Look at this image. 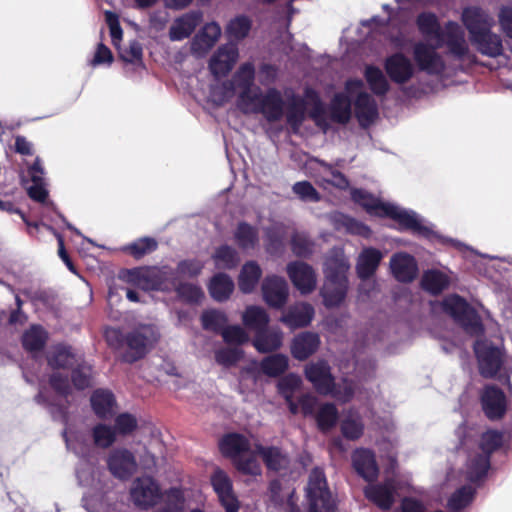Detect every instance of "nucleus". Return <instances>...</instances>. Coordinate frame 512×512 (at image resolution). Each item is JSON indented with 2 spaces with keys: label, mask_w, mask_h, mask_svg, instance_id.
<instances>
[{
  "label": "nucleus",
  "mask_w": 512,
  "mask_h": 512,
  "mask_svg": "<svg viewBox=\"0 0 512 512\" xmlns=\"http://www.w3.org/2000/svg\"><path fill=\"white\" fill-rule=\"evenodd\" d=\"M316 164L317 167L315 168L314 178L320 187H323L324 189H327L330 186L340 189L348 187V181L341 172L323 161L317 160Z\"/></svg>",
  "instance_id": "nucleus-31"
},
{
  "label": "nucleus",
  "mask_w": 512,
  "mask_h": 512,
  "mask_svg": "<svg viewBox=\"0 0 512 512\" xmlns=\"http://www.w3.org/2000/svg\"><path fill=\"white\" fill-rule=\"evenodd\" d=\"M383 254L375 248H365L358 256L356 271L359 278L363 281L361 290L365 289L366 285H374L371 277L376 272Z\"/></svg>",
  "instance_id": "nucleus-23"
},
{
  "label": "nucleus",
  "mask_w": 512,
  "mask_h": 512,
  "mask_svg": "<svg viewBox=\"0 0 512 512\" xmlns=\"http://www.w3.org/2000/svg\"><path fill=\"white\" fill-rule=\"evenodd\" d=\"M242 320L246 327L253 329L258 333L266 328L269 322V316L263 308L258 306H249L243 313Z\"/></svg>",
  "instance_id": "nucleus-45"
},
{
  "label": "nucleus",
  "mask_w": 512,
  "mask_h": 512,
  "mask_svg": "<svg viewBox=\"0 0 512 512\" xmlns=\"http://www.w3.org/2000/svg\"><path fill=\"white\" fill-rule=\"evenodd\" d=\"M288 100L287 122L298 129L305 117V111L308 109L310 116L317 123L320 122L324 114V106L318 94L311 88H306L304 98L294 95L292 91H285Z\"/></svg>",
  "instance_id": "nucleus-9"
},
{
  "label": "nucleus",
  "mask_w": 512,
  "mask_h": 512,
  "mask_svg": "<svg viewBox=\"0 0 512 512\" xmlns=\"http://www.w3.org/2000/svg\"><path fill=\"white\" fill-rule=\"evenodd\" d=\"M417 24L428 42L436 43V46L446 44L450 51L458 57H462L468 52L464 32L457 23L449 22L445 31L442 32L435 15L423 13L418 16Z\"/></svg>",
  "instance_id": "nucleus-5"
},
{
  "label": "nucleus",
  "mask_w": 512,
  "mask_h": 512,
  "mask_svg": "<svg viewBox=\"0 0 512 512\" xmlns=\"http://www.w3.org/2000/svg\"><path fill=\"white\" fill-rule=\"evenodd\" d=\"M462 22L469 32L470 40L476 39L481 33L491 30L494 26L493 17L480 7H467L462 12Z\"/></svg>",
  "instance_id": "nucleus-19"
},
{
  "label": "nucleus",
  "mask_w": 512,
  "mask_h": 512,
  "mask_svg": "<svg viewBox=\"0 0 512 512\" xmlns=\"http://www.w3.org/2000/svg\"><path fill=\"white\" fill-rule=\"evenodd\" d=\"M262 269L256 261L246 262L238 276V286L241 292L249 294L254 291L260 278Z\"/></svg>",
  "instance_id": "nucleus-36"
},
{
  "label": "nucleus",
  "mask_w": 512,
  "mask_h": 512,
  "mask_svg": "<svg viewBox=\"0 0 512 512\" xmlns=\"http://www.w3.org/2000/svg\"><path fill=\"white\" fill-rule=\"evenodd\" d=\"M28 173L31 178V184L27 185L26 188L28 195L33 200L44 202L48 192L45 187L44 170L39 158H37L34 164L29 168Z\"/></svg>",
  "instance_id": "nucleus-35"
},
{
  "label": "nucleus",
  "mask_w": 512,
  "mask_h": 512,
  "mask_svg": "<svg viewBox=\"0 0 512 512\" xmlns=\"http://www.w3.org/2000/svg\"><path fill=\"white\" fill-rule=\"evenodd\" d=\"M306 497L309 512H334L335 502L328 489L326 477L319 468H315L310 473Z\"/></svg>",
  "instance_id": "nucleus-10"
},
{
  "label": "nucleus",
  "mask_w": 512,
  "mask_h": 512,
  "mask_svg": "<svg viewBox=\"0 0 512 512\" xmlns=\"http://www.w3.org/2000/svg\"><path fill=\"white\" fill-rule=\"evenodd\" d=\"M385 69L391 80L398 84L408 82L414 74V66L410 59L401 53L387 58Z\"/></svg>",
  "instance_id": "nucleus-27"
},
{
  "label": "nucleus",
  "mask_w": 512,
  "mask_h": 512,
  "mask_svg": "<svg viewBox=\"0 0 512 512\" xmlns=\"http://www.w3.org/2000/svg\"><path fill=\"white\" fill-rule=\"evenodd\" d=\"M159 333L153 325H141L126 337L128 350L123 354V360L132 363L142 358L148 349L158 340Z\"/></svg>",
  "instance_id": "nucleus-13"
},
{
  "label": "nucleus",
  "mask_w": 512,
  "mask_h": 512,
  "mask_svg": "<svg viewBox=\"0 0 512 512\" xmlns=\"http://www.w3.org/2000/svg\"><path fill=\"white\" fill-rule=\"evenodd\" d=\"M234 240L242 250H253L259 243L258 230L247 223H240L234 232Z\"/></svg>",
  "instance_id": "nucleus-42"
},
{
  "label": "nucleus",
  "mask_w": 512,
  "mask_h": 512,
  "mask_svg": "<svg viewBox=\"0 0 512 512\" xmlns=\"http://www.w3.org/2000/svg\"><path fill=\"white\" fill-rule=\"evenodd\" d=\"M473 495L474 490L471 487H462L452 495L448 505L453 510H460L472 501Z\"/></svg>",
  "instance_id": "nucleus-63"
},
{
  "label": "nucleus",
  "mask_w": 512,
  "mask_h": 512,
  "mask_svg": "<svg viewBox=\"0 0 512 512\" xmlns=\"http://www.w3.org/2000/svg\"><path fill=\"white\" fill-rule=\"evenodd\" d=\"M283 342V332L280 329L261 330L257 333L253 344L262 353L279 349Z\"/></svg>",
  "instance_id": "nucleus-37"
},
{
  "label": "nucleus",
  "mask_w": 512,
  "mask_h": 512,
  "mask_svg": "<svg viewBox=\"0 0 512 512\" xmlns=\"http://www.w3.org/2000/svg\"><path fill=\"white\" fill-rule=\"evenodd\" d=\"M390 269L393 276L400 282H411L418 273L414 257L402 252L391 257Z\"/></svg>",
  "instance_id": "nucleus-30"
},
{
  "label": "nucleus",
  "mask_w": 512,
  "mask_h": 512,
  "mask_svg": "<svg viewBox=\"0 0 512 512\" xmlns=\"http://www.w3.org/2000/svg\"><path fill=\"white\" fill-rule=\"evenodd\" d=\"M257 455H259L257 453V445L255 446L254 450L248 448L234 461L237 469L246 474H260L261 467L258 462Z\"/></svg>",
  "instance_id": "nucleus-51"
},
{
  "label": "nucleus",
  "mask_w": 512,
  "mask_h": 512,
  "mask_svg": "<svg viewBox=\"0 0 512 512\" xmlns=\"http://www.w3.org/2000/svg\"><path fill=\"white\" fill-rule=\"evenodd\" d=\"M480 374L485 378L497 375L508 377L510 369L505 365V357L501 349L487 342L477 341L474 345Z\"/></svg>",
  "instance_id": "nucleus-12"
},
{
  "label": "nucleus",
  "mask_w": 512,
  "mask_h": 512,
  "mask_svg": "<svg viewBox=\"0 0 512 512\" xmlns=\"http://www.w3.org/2000/svg\"><path fill=\"white\" fill-rule=\"evenodd\" d=\"M292 190L302 201L318 202L320 200V194L308 181L296 182Z\"/></svg>",
  "instance_id": "nucleus-61"
},
{
  "label": "nucleus",
  "mask_w": 512,
  "mask_h": 512,
  "mask_svg": "<svg viewBox=\"0 0 512 512\" xmlns=\"http://www.w3.org/2000/svg\"><path fill=\"white\" fill-rule=\"evenodd\" d=\"M333 221L337 229H344L348 233L363 237L370 235V229L366 225L347 215L340 213L334 214Z\"/></svg>",
  "instance_id": "nucleus-49"
},
{
  "label": "nucleus",
  "mask_w": 512,
  "mask_h": 512,
  "mask_svg": "<svg viewBox=\"0 0 512 512\" xmlns=\"http://www.w3.org/2000/svg\"><path fill=\"white\" fill-rule=\"evenodd\" d=\"M315 315L313 306L306 302L291 305L280 317V321L291 330L308 326Z\"/></svg>",
  "instance_id": "nucleus-24"
},
{
  "label": "nucleus",
  "mask_w": 512,
  "mask_h": 512,
  "mask_svg": "<svg viewBox=\"0 0 512 512\" xmlns=\"http://www.w3.org/2000/svg\"><path fill=\"white\" fill-rule=\"evenodd\" d=\"M221 36V27L216 22L207 23L192 39L191 52L197 57L205 56Z\"/></svg>",
  "instance_id": "nucleus-25"
},
{
  "label": "nucleus",
  "mask_w": 512,
  "mask_h": 512,
  "mask_svg": "<svg viewBox=\"0 0 512 512\" xmlns=\"http://www.w3.org/2000/svg\"><path fill=\"white\" fill-rule=\"evenodd\" d=\"M47 340V333L38 325H33L22 337V343L26 350L36 352L42 350Z\"/></svg>",
  "instance_id": "nucleus-48"
},
{
  "label": "nucleus",
  "mask_w": 512,
  "mask_h": 512,
  "mask_svg": "<svg viewBox=\"0 0 512 512\" xmlns=\"http://www.w3.org/2000/svg\"><path fill=\"white\" fill-rule=\"evenodd\" d=\"M242 356V350L239 348L220 349L215 354L217 363L225 367L235 365Z\"/></svg>",
  "instance_id": "nucleus-64"
},
{
  "label": "nucleus",
  "mask_w": 512,
  "mask_h": 512,
  "mask_svg": "<svg viewBox=\"0 0 512 512\" xmlns=\"http://www.w3.org/2000/svg\"><path fill=\"white\" fill-rule=\"evenodd\" d=\"M234 290V282L227 274L219 273L215 275L209 284V292L216 301L228 299Z\"/></svg>",
  "instance_id": "nucleus-43"
},
{
  "label": "nucleus",
  "mask_w": 512,
  "mask_h": 512,
  "mask_svg": "<svg viewBox=\"0 0 512 512\" xmlns=\"http://www.w3.org/2000/svg\"><path fill=\"white\" fill-rule=\"evenodd\" d=\"M305 375L321 394H332L342 402L349 401L354 394V385L351 381L344 379L342 385H335L330 367L326 361L319 360L306 365Z\"/></svg>",
  "instance_id": "nucleus-8"
},
{
  "label": "nucleus",
  "mask_w": 512,
  "mask_h": 512,
  "mask_svg": "<svg viewBox=\"0 0 512 512\" xmlns=\"http://www.w3.org/2000/svg\"><path fill=\"white\" fill-rule=\"evenodd\" d=\"M436 43L428 45L424 42H419L414 46L413 56L414 60L420 70L428 74L438 75L443 72L445 68L442 57L436 52Z\"/></svg>",
  "instance_id": "nucleus-17"
},
{
  "label": "nucleus",
  "mask_w": 512,
  "mask_h": 512,
  "mask_svg": "<svg viewBox=\"0 0 512 512\" xmlns=\"http://www.w3.org/2000/svg\"><path fill=\"white\" fill-rule=\"evenodd\" d=\"M396 484L393 479H387L383 484L368 485L365 496L383 510H389L394 503Z\"/></svg>",
  "instance_id": "nucleus-28"
},
{
  "label": "nucleus",
  "mask_w": 512,
  "mask_h": 512,
  "mask_svg": "<svg viewBox=\"0 0 512 512\" xmlns=\"http://www.w3.org/2000/svg\"><path fill=\"white\" fill-rule=\"evenodd\" d=\"M449 283L448 274L439 270H428L421 279L422 288L431 294L441 293L448 287Z\"/></svg>",
  "instance_id": "nucleus-41"
},
{
  "label": "nucleus",
  "mask_w": 512,
  "mask_h": 512,
  "mask_svg": "<svg viewBox=\"0 0 512 512\" xmlns=\"http://www.w3.org/2000/svg\"><path fill=\"white\" fill-rule=\"evenodd\" d=\"M481 403L489 419H499L506 411V398L503 391L495 386H487L481 395Z\"/></svg>",
  "instance_id": "nucleus-26"
},
{
  "label": "nucleus",
  "mask_w": 512,
  "mask_h": 512,
  "mask_svg": "<svg viewBox=\"0 0 512 512\" xmlns=\"http://www.w3.org/2000/svg\"><path fill=\"white\" fill-rule=\"evenodd\" d=\"M132 502L139 508L148 509L161 498L158 483L150 476L136 478L130 488Z\"/></svg>",
  "instance_id": "nucleus-16"
},
{
  "label": "nucleus",
  "mask_w": 512,
  "mask_h": 512,
  "mask_svg": "<svg viewBox=\"0 0 512 512\" xmlns=\"http://www.w3.org/2000/svg\"><path fill=\"white\" fill-rule=\"evenodd\" d=\"M289 366V359L284 354H273L260 362V370L269 377L283 374Z\"/></svg>",
  "instance_id": "nucleus-46"
},
{
  "label": "nucleus",
  "mask_w": 512,
  "mask_h": 512,
  "mask_svg": "<svg viewBox=\"0 0 512 512\" xmlns=\"http://www.w3.org/2000/svg\"><path fill=\"white\" fill-rule=\"evenodd\" d=\"M106 465L115 478L123 481L130 479L138 468L135 455L124 447L111 450L107 455Z\"/></svg>",
  "instance_id": "nucleus-15"
},
{
  "label": "nucleus",
  "mask_w": 512,
  "mask_h": 512,
  "mask_svg": "<svg viewBox=\"0 0 512 512\" xmlns=\"http://www.w3.org/2000/svg\"><path fill=\"white\" fill-rule=\"evenodd\" d=\"M302 379L296 374H288L278 382L279 393L285 398H293L294 393L300 389Z\"/></svg>",
  "instance_id": "nucleus-58"
},
{
  "label": "nucleus",
  "mask_w": 512,
  "mask_h": 512,
  "mask_svg": "<svg viewBox=\"0 0 512 512\" xmlns=\"http://www.w3.org/2000/svg\"><path fill=\"white\" fill-rule=\"evenodd\" d=\"M239 109L248 113H262L269 122L278 121L284 112V102L281 92L271 88L265 94L261 89L246 92L238 103Z\"/></svg>",
  "instance_id": "nucleus-7"
},
{
  "label": "nucleus",
  "mask_w": 512,
  "mask_h": 512,
  "mask_svg": "<svg viewBox=\"0 0 512 512\" xmlns=\"http://www.w3.org/2000/svg\"><path fill=\"white\" fill-rule=\"evenodd\" d=\"M264 301L273 308H282L288 299L289 288L286 280L279 276H267L261 286Z\"/></svg>",
  "instance_id": "nucleus-20"
},
{
  "label": "nucleus",
  "mask_w": 512,
  "mask_h": 512,
  "mask_svg": "<svg viewBox=\"0 0 512 512\" xmlns=\"http://www.w3.org/2000/svg\"><path fill=\"white\" fill-rule=\"evenodd\" d=\"M320 345V337L313 332H302L295 336L291 344V354L297 360H305L314 354Z\"/></svg>",
  "instance_id": "nucleus-32"
},
{
  "label": "nucleus",
  "mask_w": 512,
  "mask_h": 512,
  "mask_svg": "<svg viewBox=\"0 0 512 512\" xmlns=\"http://www.w3.org/2000/svg\"><path fill=\"white\" fill-rule=\"evenodd\" d=\"M315 419L320 430L327 431L331 429L338 419V411L335 405L331 403L321 405L315 414Z\"/></svg>",
  "instance_id": "nucleus-53"
},
{
  "label": "nucleus",
  "mask_w": 512,
  "mask_h": 512,
  "mask_svg": "<svg viewBox=\"0 0 512 512\" xmlns=\"http://www.w3.org/2000/svg\"><path fill=\"white\" fill-rule=\"evenodd\" d=\"M364 84L359 79L346 82L345 93L336 94L331 103L332 118L339 123H346L351 117V97H356L354 103L355 115L361 126L366 127L378 117L375 100L364 92Z\"/></svg>",
  "instance_id": "nucleus-2"
},
{
  "label": "nucleus",
  "mask_w": 512,
  "mask_h": 512,
  "mask_svg": "<svg viewBox=\"0 0 512 512\" xmlns=\"http://www.w3.org/2000/svg\"><path fill=\"white\" fill-rule=\"evenodd\" d=\"M80 357L73 353L70 347H57L48 358L52 368H71L78 365Z\"/></svg>",
  "instance_id": "nucleus-47"
},
{
  "label": "nucleus",
  "mask_w": 512,
  "mask_h": 512,
  "mask_svg": "<svg viewBox=\"0 0 512 512\" xmlns=\"http://www.w3.org/2000/svg\"><path fill=\"white\" fill-rule=\"evenodd\" d=\"M352 199L360 204L370 214L388 216L403 229H408L419 234H426L429 229L424 220L414 211L403 209L395 204L382 202L364 190H353Z\"/></svg>",
  "instance_id": "nucleus-4"
},
{
  "label": "nucleus",
  "mask_w": 512,
  "mask_h": 512,
  "mask_svg": "<svg viewBox=\"0 0 512 512\" xmlns=\"http://www.w3.org/2000/svg\"><path fill=\"white\" fill-rule=\"evenodd\" d=\"M94 412L101 418H107L114 414L115 399L110 391L97 390L91 397Z\"/></svg>",
  "instance_id": "nucleus-40"
},
{
  "label": "nucleus",
  "mask_w": 512,
  "mask_h": 512,
  "mask_svg": "<svg viewBox=\"0 0 512 512\" xmlns=\"http://www.w3.org/2000/svg\"><path fill=\"white\" fill-rule=\"evenodd\" d=\"M202 325L211 331H223L227 324L226 314L219 310H208L202 314Z\"/></svg>",
  "instance_id": "nucleus-55"
},
{
  "label": "nucleus",
  "mask_w": 512,
  "mask_h": 512,
  "mask_svg": "<svg viewBox=\"0 0 512 512\" xmlns=\"http://www.w3.org/2000/svg\"><path fill=\"white\" fill-rule=\"evenodd\" d=\"M341 430L346 438L355 440L362 435L363 424L358 415L349 413L342 421Z\"/></svg>",
  "instance_id": "nucleus-57"
},
{
  "label": "nucleus",
  "mask_w": 512,
  "mask_h": 512,
  "mask_svg": "<svg viewBox=\"0 0 512 512\" xmlns=\"http://www.w3.org/2000/svg\"><path fill=\"white\" fill-rule=\"evenodd\" d=\"M211 484L226 512H238L239 502L234 495L232 482L222 470L216 469L211 475Z\"/></svg>",
  "instance_id": "nucleus-21"
},
{
  "label": "nucleus",
  "mask_w": 512,
  "mask_h": 512,
  "mask_svg": "<svg viewBox=\"0 0 512 512\" xmlns=\"http://www.w3.org/2000/svg\"><path fill=\"white\" fill-rule=\"evenodd\" d=\"M257 453L262 457L270 470L281 471L289 466L290 459L278 447H263L257 445Z\"/></svg>",
  "instance_id": "nucleus-38"
},
{
  "label": "nucleus",
  "mask_w": 512,
  "mask_h": 512,
  "mask_svg": "<svg viewBox=\"0 0 512 512\" xmlns=\"http://www.w3.org/2000/svg\"><path fill=\"white\" fill-rule=\"evenodd\" d=\"M124 277L129 283L145 291L175 288L178 296L190 303H198L204 297L200 287L188 283L180 284L173 270L168 267L137 268L127 271Z\"/></svg>",
  "instance_id": "nucleus-1"
},
{
  "label": "nucleus",
  "mask_w": 512,
  "mask_h": 512,
  "mask_svg": "<svg viewBox=\"0 0 512 512\" xmlns=\"http://www.w3.org/2000/svg\"><path fill=\"white\" fill-rule=\"evenodd\" d=\"M503 435L496 430H488L482 434L480 448L482 454L469 459L467 478L474 482L481 479L488 471L490 454L502 445Z\"/></svg>",
  "instance_id": "nucleus-11"
},
{
  "label": "nucleus",
  "mask_w": 512,
  "mask_h": 512,
  "mask_svg": "<svg viewBox=\"0 0 512 512\" xmlns=\"http://www.w3.org/2000/svg\"><path fill=\"white\" fill-rule=\"evenodd\" d=\"M239 58L236 45L228 43L221 45L209 60V70L215 78L226 76Z\"/></svg>",
  "instance_id": "nucleus-18"
},
{
  "label": "nucleus",
  "mask_w": 512,
  "mask_h": 512,
  "mask_svg": "<svg viewBox=\"0 0 512 512\" xmlns=\"http://www.w3.org/2000/svg\"><path fill=\"white\" fill-rule=\"evenodd\" d=\"M249 448L245 437L239 434H230L220 442V449L226 456L232 457L235 461L242 453Z\"/></svg>",
  "instance_id": "nucleus-44"
},
{
  "label": "nucleus",
  "mask_w": 512,
  "mask_h": 512,
  "mask_svg": "<svg viewBox=\"0 0 512 512\" xmlns=\"http://www.w3.org/2000/svg\"><path fill=\"white\" fill-rule=\"evenodd\" d=\"M64 437L68 449L72 450L75 454L85 456L88 453L90 447L82 435L65 431Z\"/></svg>",
  "instance_id": "nucleus-62"
},
{
  "label": "nucleus",
  "mask_w": 512,
  "mask_h": 512,
  "mask_svg": "<svg viewBox=\"0 0 512 512\" xmlns=\"http://www.w3.org/2000/svg\"><path fill=\"white\" fill-rule=\"evenodd\" d=\"M101 474L98 467L87 462H82L77 469L79 484L88 488L83 496V506L88 512H115L103 492Z\"/></svg>",
  "instance_id": "nucleus-6"
},
{
  "label": "nucleus",
  "mask_w": 512,
  "mask_h": 512,
  "mask_svg": "<svg viewBox=\"0 0 512 512\" xmlns=\"http://www.w3.org/2000/svg\"><path fill=\"white\" fill-rule=\"evenodd\" d=\"M251 29V20L246 16L232 19L227 26V34L236 40L244 39Z\"/></svg>",
  "instance_id": "nucleus-56"
},
{
  "label": "nucleus",
  "mask_w": 512,
  "mask_h": 512,
  "mask_svg": "<svg viewBox=\"0 0 512 512\" xmlns=\"http://www.w3.org/2000/svg\"><path fill=\"white\" fill-rule=\"evenodd\" d=\"M254 76H255L254 65L250 62L243 63L238 68V70L236 71V73L233 76V83H231V87L229 88V90L227 92L228 93L227 97H231L233 95L234 86L241 89V92H240L239 98H238V102L241 100V97L246 92L249 91L252 93V91L254 92L256 90H260L259 87H256L253 85Z\"/></svg>",
  "instance_id": "nucleus-34"
},
{
  "label": "nucleus",
  "mask_w": 512,
  "mask_h": 512,
  "mask_svg": "<svg viewBox=\"0 0 512 512\" xmlns=\"http://www.w3.org/2000/svg\"><path fill=\"white\" fill-rule=\"evenodd\" d=\"M202 13L193 11L176 18L169 29L171 41H181L188 38L202 21Z\"/></svg>",
  "instance_id": "nucleus-29"
},
{
  "label": "nucleus",
  "mask_w": 512,
  "mask_h": 512,
  "mask_svg": "<svg viewBox=\"0 0 512 512\" xmlns=\"http://www.w3.org/2000/svg\"><path fill=\"white\" fill-rule=\"evenodd\" d=\"M157 248V242L153 238H141L125 248L127 252L135 258H140L145 254L151 253Z\"/></svg>",
  "instance_id": "nucleus-59"
},
{
  "label": "nucleus",
  "mask_w": 512,
  "mask_h": 512,
  "mask_svg": "<svg viewBox=\"0 0 512 512\" xmlns=\"http://www.w3.org/2000/svg\"><path fill=\"white\" fill-rule=\"evenodd\" d=\"M443 309L460 323L469 333L478 334L482 325L477 312L460 296L450 295L442 302Z\"/></svg>",
  "instance_id": "nucleus-14"
},
{
  "label": "nucleus",
  "mask_w": 512,
  "mask_h": 512,
  "mask_svg": "<svg viewBox=\"0 0 512 512\" xmlns=\"http://www.w3.org/2000/svg\"><path fill=\"white\" fill-rule=\"evenodd\" d=\"M116 430L106 424H98L92 429V438L95 446L108 448L116 441Z\"/></svg>",
  "instance_id": "nucleus-54"
},
{
  "label": "nucleus",
  "mask_w": 512,
  "mask_h": 512,
  "mask_svg": "<svg viewBox=\"0 0 512 512\" xmlns=\"http://www.w3.org/2000/svg\"><path fill=\"white\" fill-rule=\"evenodd\" d=\"M119 57L127 63L138 64L142 62L143 49L138 41H131L127 48L117 49Z\"/></svg>",
  "instance_id": "nucleus-60"
},
{
  "label": "nucleus",
  "mask_w": 512,
  "mask_h": 512,
  "mask_svg": "<svg viewBox=\"0 0 512 512\" xmlns=\"http://www.w3.org/2000/svg\"><path fill=\"white\" fill-rule=\"evenodd\" d=\"M365 78L370 86V89L376 95H384L389 90V83L383 72L374 66H367L365 68Z\"/></svg>",
  "instance_id": "nucleus-52"
},
{
  "label": "nucleus",
  "mask_w": 512,
  "mask_h": 512,
  "mask_svg": "<svg viewBox=\"0 0 512 512\" xmlns=\"http://www.w3.org/2000/svg\"><path fill=\"white\" fill-rule=\"evenodd\" d=\"M471 42L482 54L489 57H497L502 53L501 38L491 30L481 33L476 39H471Z\"/></svg>",
  "instance_id": "nucleus-39"
},
{
  "label": "nucleus",
  "mask_w": 512,
  "mask_h": 512,
  "mask_svg": "<svg viewBox=\"0 0 512 512\" xmlns=\"http://www.w3.org/2000/svg\"><path fill=\"white\" fill-rule=\"evenodd\" d=\"M350 268L348 259L341 248H334L324 263L325 282L321 289L326 307L339 306L347 292L346 273Z\"/></svg>",
  "instance_id": "nucleus-3"
},
{
  "label": "nucleus",
  "mask_w": 512,
  "mask_h": 512,
  "mask_svg": "<svg viewBox=\"0 0 512 512\" xmlns=\"http://www.w3.org/2000/svg\"><path fill=\"white\" fill-rule=\"evenodd\" d=\"M287 274L293 285L306 295L316 288V274L311 266L304 262L296 261L287 266Z\"/></svg>",
  "instance_id": "nucleus-22"
},
{
  "label": "nucleus",
  "mask_w": 512,
  "mask_h": 512,
  "mask_svg": "<svg viewBox=\"0 0 512 512\" xmlns=\"http://www.w3.org/2000/svg\"><path fill=\"white\" fill-rule=\"evenodd\" d=\"M352 462L357 473L366 481H373L378 476V466L374 454L368 449H358L352 455Z\"/></svg>",
  "instance_id": "nucleus-33"
},
{
  "label": "nucleus",
  "mask_w": 512,
  "mask_h": 512,
  "mask_svg": "<svg viewBox=\"0 0 512 512\" xmlns=\"http://www.w3.org/2000/svg\"><path fill=\"white\" fill-rule=\"evenodd\" d=\"M215 266L219 269H232L239 263L237 251L228 245H222L213 254Z\"/></svg>",
  "instance_id": "nucleus-50"
}]
</instances>
